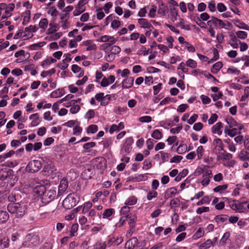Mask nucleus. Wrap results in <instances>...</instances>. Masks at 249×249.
Returning <instances> with one entry per match:
<instances>
[{
  "label": "nucleus",
  "mask_w": 249,
  "mask_h": 249,
  "mask_svg": "<svg viewBox=\"0 0 249 249\" xmlns=\"http://www.w3.org/2000/svg\"><path fill=\"white\" fill-rule=\"evenodd\" d=\"M123 241V238L121 236L117 237L116 238L112 237L108 241L107 244L109 246L111 245L117 246L122 243Z\"/></svg>",
  "instance_id": "nucleus-15"
},
{
  "label": "nucleus",
  "mask_w": 249,
  "mask_h": 249,
  "mask_svg": "<svg viewBox=\"0 0 249 249\" xmlns=\"http://www.w3.org/2000/svg\"><path fill=\"white\" fill-rule=\"evenodd\" d=\"M145 177L144 175L140 174V175H135L134 176H131V180L134 182H140L142 181V180H145L143 178Z\"/></svg>",
  "instance_id": "nucleus-36"
},
{
  "label": "nucleus",
  "mask_w": 249,
  "mask_h": 249,
  "mask_svg": "<svg viewBox=\"0 0 249 249\" xmlns=\"http://www.w3.org/2000/svg\"><path fill=\"white\" fill-rule=\"evenodd\" d=\"M168 8L165 6V4L162 2L160 4V7L158 10V13L159 14L165 15L166 13L167 12Z\"/></svg>",
  "instance_id": "nucleus-37"
},
{
  "label": "nucleus",
  "mask_w": 249,
  "mask_h": 249,
  "mask_svg": "<svg viewBox=\"0 0 249 249\" xmlns=\"http://www.w3.org/2000/svg\"><path fill=\"white\" fill-rule=\"evenodd\" d=\"M26 207L23 203H10L7 206V210L9 213L15 215L16 217H22L25 213Z\"/></svg>",
  "instance_id": "nucleus-1"
},
{
  "label": "nucleus",
  "mask_w": 249,
  "mask_h": 249,
  "mask_svg": "<svg viewBox=\"0 0 249 249\" xmlns=\"http://www.w3.org/2000/svg\"><path fill=\"white\" fill-rule=\"evenodd\" d=\"M117 41V39L113 38V39L108 41V43H104L102 45L101 47L102 49L105 51V52H107V51H111L109 48L114 44L116 43Z\"/></svg>",
  "instance_id": "nucleus-22"
},
{
  "label": "nucleus",
  "mask_w": 249,
  "mask_h": 249,
  "mask_svg": "<svg viewBox=\"0 0 249 249\" xmlns=\"http://www.w3.org/2000/svg\"><path fill=\"white\" fill-rule=\"evenodd\" d=\"M9 218V215L7 212L0 210V223L6 222Z\"/></svg>",
  "instance_id": "nucleus-25"
},
{
  "label": "nucleus",
  "mask_w": 249,
  "mask_h": 249,
  "mask_svg": "<svg viewBox=\"0 0 249 249\" xmlns=\"http://www.w3.org/2000/svg\"><path fill=\"white\" fill-rule=\"evenodd\" d=\"M9 169L7 168H2L0 169V180L3 181L6 180V175L7 170Z\"/></svg>",
  "instance_id": "nucleus-48"
},
{
  "label": "nucleus",
  "mask_w": 249,
  "mask_h": 249,
  "mask_svg": "<svg viewBox=\"0 0 249 249\" xmlns=\"http://www.w3.org/2000/svg\"><path fill=\"white\" fill-rule=\"evenodd\" d=\"M163 136L162 133L159 129H155L151 134V137L156 140H160Z\"/></svg>",
  "instance_id": "nucleus-35"
},
{
  "label": "nucleus",
  "mask_w": 249,
  "mask_h": 249,
  "mask_svg": "<svg viewBox=\"0 0 249 249\" xmlns=\"http://www.w3.org/2000/svg\"><path fill=\"white\" fill-rule=\"evenodd\" d=\"M193 19L201 28H204V29L206 28L207 26H206V23L201 21L202 19L200 18H199L197 16H194L193 18Z\"/></svg>",
  "instance_id": "nucleus-31"
},
{
  "label": "nucleus",
  "mask_w": 249,
  "mask_h": 249,
  "mask_svg": "<svg viewBox=\"0 0 249 249\" xmlns=\"http://www.w3.org/2000/svg\"><path fill=\"white\" fill-rule=\"evenodd\" d=\"M137 220L136 214L133 215L130 219H129L128 224L130 229H135L136 223Z\"/></svg>",
  "instance_id": "nucleus-39"
},
{
  "label": "nucleus",
  "mask_w": 249,
  "mask_h": 249,
  "mask_svg": "<svg viewBox=\"0 0 249 249\" xmlns=\"http://www.w3.org/2000/svg\"><path fill=\"white\" fill-rule=\"evenodd\" d=\"M115 213L114 209L112 208L106 209L103 213V218H107L111 216Z\"/></svg>",
  "instance_id": "nucleus-33"
},
{
  "label": "nucleus",
  "mask_w": 249,
  "mask_h": 249,
  "mask_svg": "<svg viewBox=\"0 0 249 249\" xmlns=\"http://www.w3.org/2000/svg\"><path fill=\"white\" fill-rule=\"evenodd\" d=\"M228 215L227 214H220L216 215L214 219L217 224L220 222L223 223L228 220Z\"/></svg>",
  "instance_id": "nucleus-26"
},
{
  "label": "nucleus",
  "mask_w": 249,
  "mask_h": 249,
  "mask_svg": "<svg viewBox=\"0 0 249 249\" xmlns=\"http://www.w3.org/2000/svg\"><path fill=\"white\" fill-rule=\"evenodd\" d=\"M96 143L95 142H89L84 144L83 147L84 151L83 152H90V149L92 147H95Z\"/></svg>",
  "instance_id": "nucleus-28"
},
{
  "label": "nucleus",
  "mask_w": 249,
  "mask_h": 249,
  "mask_svg": "<svg viewBox=\"0 0 249 249\" xmlns=\"http://www.w3.org/2000/svg\"><path fill=\"white\" fill-rule=\"evenodd\" d=\"M10 239L5 235L0 234V249L8 248L9 246Z\"/></svg>",
  "instance_id": "nucleus-10"
},
{
  "label": "nucleus",
  "mask_w": 249,
  "mask_h": 249,
  "mask_svg": "<svg viewBox=\"0 0 249 249\" xmlns=\"http://www.w3.org/2000/svg\"><path fill=\"white\" fill-rule=\"evenodd\" d=\"M46 191V187L43 185H37L34 188V192L39 196H42Z\"/></svg>",
  "instance_id": "nucleus-19"
},
{
  "label": "nucleus",
  "mask_w": 249,
  "mask_h": 249,
  "mask_svg": "<svg viewBox=\"0 0 249 249\" xmlns=\"http://www.w3.org/2000/svg\"><path fill=\"white\" fill-rule=\"evenodd\" d=\"M228 187V185L227 184H224L222 185H218V186L213 188V191L214 192H219L221 191L225 190Z\"/></svg>",
  "instance_id": "nucleus-62"
},
{
  "label": "nucleus",
  "mask_w": 249,
  "mask_h": 249,
  "mask_svg": "<svg viewBox=\"0 0 249 249\" xmlns=\"http://www.w3.org/2000/svg\"><path fill=\"white\" fill-rule=\"evenodd\" d=\"M186 65L192 68H195L197 66L196 62L192 59H188L186 61Z\"/></svg>",
  "instance_id": "nucleus-63"
},
{
  "label": "nucleus",
  "mask_w": 249,
  "mask_h": 249,
  "mask_svg": "<svg viewBox=\"0 0 249 249\" xmlns=\"http://www.w3.org/2000/svg\"><path fill=\"white\" fill-rule=\"evenodd\" d=\"M138 244V240L133 237L126 241L125 244V248L127 249H133Z\"/></svg>",
  "instance_id": "nucleus-11"
},
{
  "label": "nucleus",
  "mask_w": 249,
  "mask_h": 249,
  "mask_svg": "<svg viewBox=\"0 0 249 249\" xmlns=\"http://www.w3.org/2000/svg\"><path fill=\"white\" fill-rule=\"evenodd\" d=\"M213 143L216 145V146L218 147L219 148V150L224 151V144L222 142V140L219 139H215L213 140Z\"/></svg>",
  "instance_id": "nucleus-44"
},
{
  "label": "nucleus",
  "mask_w": 249,
  "mask_h": 249,
  "mask_svg": "<svg viewBox=\"0 0 249 249\" xmlns=\"http://www.w3.org/2000/svg\"><path fill=\"white\" fill-rule=\"evenodd\" d=\"M56 190L50 189L45 191L44 195L42 196L41 201L44 204H47L49 202L53 201L56 196Z\"/></svg>",
  "instance_id": "nucleus-5"
},
{
  "label": "nucleus",
  "mask_w": 249,
  "mask_h": 249,
  "mask_svg": "<svg viewBox=\"0 0 249 249\" xmlns=\"http://www.w3.org/2000/svg\"><path fill=\"white\" fill-rule=\"evenodd\" d=\"M92 206V204L91 202L88 201L85 202L83 205L82 213L85 214L88 213Z\"/></svg>",
  "instance_id": "nucleus-45"
},
{
  "label": "nucleus",
  "mask_w": 249,
  "mask_h": 249,
  "mask_svg": "<svg viewBox=\"0 0 249 249\" xmlns=\"http://www.w3.org/2000/svg\"><path fill=\"white\" fill-rule=\"evenodd\" d=\"M239 158L241 160L246 161L249 160V147L243 149L239 154Z\"/></svg>",
  "instance_id": "nucleus-14"
},
{
  "label": "nucleus",
  "mask_w": 249,
  "mask_h": 249,
  "mask_svg": "<svg viewBox=\"0 0 249 249\" xmlns=\"http://www.w3.org/2000/svg\"><path fill=\"white\" fill-rule=\"evenodd\" d=\"M159 153L161 155V158L162 159V163H164L165 161L168 160L170 156V154L167 153H165L163 151H160Z\"/></svg>",
  "instance_id": "nucleus-57"
},
{
  "label": "nucleus",
  "mask_w": 249,
  "mask_h": 249,
  "mask_svg": "<svg viewBox=\"0 0 249 249\" xmlns=\"http://www.w3.org/2000/svg\"><path fill=\"white\" fill-rule=\"evenodd\" d=\"M77 203L76 198L74 195L70 194L64 199L62 205L65 209L70 210L76 206Z\"/></svg>",
  "instance_id": "nucleus-4"
},
{
  "label": "nucleus",
  "mask_w": 249,
  "mask_h": 249,
  "mask_svg": "<svg viewBox=\"0 0 249 249\" xmlns=\"http://www.w3.org/2000/svg\"><path fill=\"white\" fill-rule=\"evenodd\" d=\"M111 100V95L109 94H107L106 96H104V98L102 101L101 102V105L105 106H107L110 102Z\"/></svg>",
  "instance_id": "nucleus-50"
},
{
  "label": "nucleus",
  "mask_w": 249,
  "mask_h": 249,
  "mask_svg": "<svg viewBox=\"0 0 249 249\" xmlns=\"http://www.w3.org/2000/svg\"><path fill=\"white\" fill-rule=\"evenodd\" d=\"M87 3L84 0H80L75 7V10L73 12L74 16H77L83 13L86 10L84 5Z\"/></svg>",
  "instance_id": "nucleus-6"
},
{
  "label": "nucleus",
  "mask_w": 249,
  "mask_h": 249,
  "mask_svg": "<svg viewBox=\"0 0 249 249\" xmlns=\"http://www.w3.org/2000/svg\"><path fill=\"white\" fill-rule=\"evenodd\" d=\"M157 196H158V193L156 191L152 190V191H149L147 193L146 198H147V200H151L153 198L157 197Z\"/></svg>",
  "instance_id": "nucleus-49"
},
{
  "label": "nucleus",
  "mask_w": 249,
  "mask_h": 249,
  "mask_svg": "<svg viewBox=\"0 0 249 249\" xmlns=\"http://www.w3.org/2000/svg\"><path fill=\"white\" fill-rule=\"evenodd\" d=\"M49 25L51 26V28L48 30L49 34H53L59 29L58 25L57 24H54L53 23H50Z\"/></svg>",
  "instance_id": "nucleus-46"
},
{
  "label": "nucleus",
  "mask_w": 249,
  "mask_h": 249,
  "mask_svg": "<svg viewBox=\"0 0 249 249\" xmlns=\"http://www.w3.org/2000/svg\"><path fill=\"white\" fill-rule=\"evenodd\" d=\"M178 10L176 8L170 9V13L172 17V20L174 21L177 20V17L178 15Z\"/></svg>",
  "instance_id": "nucleus-52"
},
{
  "label": "nucleus",
  "mask_w": 249,
  "mask_h": 249,
  "mask_svg": "<svg viewBox=\"0 0 249 249\" xmlns=\"http://www.w3.org/2000/svg\"><path fill=\"white\" fill-rule=\"evenodd\" d=\"M55 69L54 68H52L49 71H43L41 73V76L43 77H45L48 75L51 76L52 74H54L55 72Z\"/></svg>",
  "instance_id": "nucleus-55"
},
{
  "label": "nucleus",
  "mask_w": 249,
  "mask_h": 249,
  "mask_svg": "<svg viewBox=\"0 0 249 249\" xmlns=\"http://www.w3.org/2000/svg\"><path fill=\"white\" fill-rule=\"evenodd\" d=\"M211 201V198L209 196H204L200 201L196 203L197 206H200L204 204H209Z\"/></svg>",
  "instance_id": "nucleus-40"
},
{
  "label": "nucleus",
  "mask_w": 249,
  "mask_h": 249,
  "mask_svg": "<svg viewBox=\"0 0 249 249\" xmlns=\"http://www.w3.org/2000/svg\"><path fill=\"white\" fill-rule=\"evenodd\" d=\"M212 172L211 170L206 169L202 175L203 180L200 182L203 186H207L210 182V178L212 177Z\"/></svg>",
  "instance_id": "nucleus-7"
},
{
  "label": "nucleus",
  "mask_w": 249,
  "mask_h": 249,
  "mask_svg": "<svg viewBox=\"0 0 249 249\" xmlns=\"http://www.w3.org/2000/svg\"><path fill=\"white\" fill-rule=\"evenodd\" d=\"M98 131V126L96 124H91L87 128V132L88 133H94Z\"/></svg>",
  "instance_id": "nucleus-54"
},
{
  "label": "nucleus",
  "mask_w": 249,
  "mask_h": 249,
  "mask_svg": "<svg viewBox=\"0 0 249 249\" xmlns=\"http://www.w3.org/2000/svg\"><path fill=\"white\" fill-rule=\"evenodd\" d=\"M56 62V59L54 58L50 57L49 59H46L44 60L41 64V66L44 67L45 65H49L51 63H53Z\"/></svg>",
  "instance_id": "nucleus-60"
},
{
  "label": "nucleus",
  "mask_w": 249,
  "mask_h": 249,
  "mask_svg": "<svg viewBox=\"0 0 249 249\" xmlns=\"http://www.w3.org/2000/svg\"><path fill=\"white\" fill-rule=\"evenodd\" d=\"M69 182L66 178H62L58 186V196H60L67 190L68 187Z\"/></svg>",
  "instance_id": "nucleus-9"
},
{
  "label": "nucleus",
  "mask_w": 249,
  "mask_h": 249,
  "mask_svg": "<svg viewBox=\"0 0 249 249\" xmlns=\"http://www.w3.org/2000/svg\"><path fill=\"white\" fill-rule=\"evenodd\" d=\"M177 192V190L175 187H171L166 190L165 192L166 195L170 198L174 196Z\"/></svg>",
  "instance_id": "nucleus-38"
},
{
  "label": "nucleus",
  "mask_w": 249,
  "mask_h": 249,
  "mask_svg": "<svg viewBox=\"0 0 249 249\" xmlns=\"http://www.w3.org/2000/svg\"><path fill=\"white\" fill-rule=\"evenodd\" d=\"M187 151V146L186 144H180L177 149V152L179 154H182Z\"/></svg>",
  "instance_id": "nucleus-41"
},
{
  "label": "nucleus",
  "mask_w": 249,
  "mask_h": 249,
  "mask_svg": "<svg viewBox=\"0 0 249 249\" xmlns=\"http://www.w3.org/2000/svg\"><path fill=\"white\" fill-rule=\"evenodd\" d=\"M225 121L229 125L230 128L237 126L239 130H241L243 128V124H238L234 119L231 116H227L225 118Z\"/></svg>",
  "instance_id": "nucleus-8"
},
{
  "label": "nucleus",
  "mask_w": 249,
  "mask_h": 249,
  "mask_svg": "<svg viewBox=\"0 0 249 249\" xmlns=\"http://www.w3.org/2000/svg\"><path fill=\"white\" fill-rule=\"evenodd\" d=\"M65 93L63 88H59L57 90L53 91L50 94L51 98H57L62 96Z\"/></svg>",
  "instance_id": "nucleus-24"
},
{
  "label": "nucleus",
  "mask_w": 249,
  "mask_h": 249,
  "mask_svg": "<svg viewBox=\"0 0 249 249\" xmlns=\"http://www.w3.org/2000/svg\"><path fill=\"white\" fill-rule=\"evenodd\" d=\"M42 167V163L39 160H33L29 162L26 167V170L30 173L38 172Z\"/></svg>",
  "instance_id": "nucleus-3"
},
{
  "label": "nucleus",
  "mask_w": 249,
  "mask_h": 249,
  "mask_svg": "<svg viewBox=\"0 0 249 249\" xmlns=\"http://www.w3.org/2000/svg\"><path fill=\"white\" fill-rule=\"evenodd\" d=\"M137 202V198L135 196H131L129 197L125 201L124 204L126 205H134Z\"/></svg>",
  "instance_id": "nucleus-32"
},
{
  "label": "nucleus",
  "mask_w": 249,
  "mask_h": 249,
  "mask_svg": "<svg viewBox=\"0 0 249 249\" xmlns=\"http://www.w3.org/2000/svg\"><path fill=\"white\" fill-rule=\"evenodd\" d=\"M107 244L105 242L101 240L98 241L94 245V249H106L107 248Z\"/></svg>",
  "instance_id": "nucleus-30"
},
{
  "label": "nucleus",
  "mask_w": 249,
  "mask_h": 249,
  "mask_svg": "<svg viewBox=\"0 0 249 249\" xmlns=\"http://www.w3.org/2000/svg\"><path fill=\"white\" fill-rule=\"evenodd\" d=\"M223 126V124L221 122H219L213 125L212 127V132L213 134H217L218 135H221L222 133L221 128Z\"/></svg>",
  "instance_id": "nucleus-17"
},
{
  "label": "nucleus",
  "mask_w": 249,
  "mask_h": 249,
  "mask_svg": "<svg viewBox=\"0 0 249 249\" xmlns=\"http://www.w3.org/2000/svg\"><path fill=\"white\" fill-rule=\"evenodd\" d=\"M223 67V63L221 61H218L213 64L211 70V71L213 74H216Z\"/></svg>",
  "instance_id": "nucleus-23"
},
{
  "label": "nucleus",
  "mask_w": 249,
  "mask_h": 249,
  "mask_svg": "<svg viewBox=\"0 0 249 249\" xmlns=\"http://www.w3.org/2000/svg\"><path fill=\"white\" fill-rule=\"evenodd\" d=\"M152 52V50L148 49L146 50V48L144 46H142L141 48L138 51L137 54L138 55H142V53L143 55H147L149 53Z\"/></svg>",
  "instance_id": "nucleus-42"
},
{
  "label": "nucleus",
  "mask_w": 249,
  "mask_h": 249,
  "mask_svg": "<svg viewBox=\"0 0 249 249\" xmlns=\"http://www.w3.org/2000/svg\"><path fill=\"white\" fill-rule=\"evenodd\" d=\"M230 236V232H226L222 237L220 240L219 244L221 246H223L226 243L227 240L229 238Z\"/></svg>",
  "instance_id": "nucleus-43"
},
{
  "label": "nucleus",
  "mask_w": 249,
  "mask_h": 249,
  "mask_svg": "<svg viewBox=\"0 0 249 249\" xmlns=\"http://www.w3.org/2000/svg\"><path fill=\"white\" fill-rule=\"evenodd\" d=\"M131 149H132V148L131 147V145H128V144L124 143V144H123V147L122 148V149L121 150V153L128 154L131 151Z\"/></svg>",
  "instance_id": "nucleus-47"
},
{
  "label": "nucleus",
  "mask_w": 249,
  "mask_h": 249,
  "mask_svg": "<svg viewBox=\"0 0 249 249\" xmlns=\"http://www.w3.org/2000/svg\"><path fill=\"white\" fill-rule=\"evenodd\" d=\"M14 173L15 172L12 169H9L6 175V180L13 181V183H11L12 186L18 180L17 176Z\"/></svg>",
  "instance_id": "nucleus-12"
},
{
  "label": "nucleus",
  "mask_w": 249,
  "mask_h": 249,
  "mask_svg": "<svg viewBox=\"0 0 249 249\" xmlns=\"http://www.w3.org/2000/svg\"><path fill=\"white\" fill-rule=\"evenodd\" d=\"M231 208L238 213H244L246 211V208L243 206V203H232L230 204Z\"/></svg>",
  "instance_id": "nucleus-13"
},
{
  "label": "nucleus",
  "mask_w": 249,
  "mask_h": 249,
  "mask_svg": "<svg viewBox=\"0 0 249 249\" xmlns=\"http://www.w3.org/2000/svg\"><path fill=\"white\" fill-rule=\"evenodd\" d=\"M45 44V42H41L37 43H35L30 45L29 48L31 50H36L38 48H40Z\"/></svg>",
  "instance_id": "nucleus-53"
},
{
  "label": "nucleus",
  "mask_w": 249,
  "mask_h": 249,
  "mask_svg": "<svg viewBox=\"0 0 249 249\" xmlns=\"http://www.w3.org/2000/svg\"><path fill=\"white\" fill-rule=\"evenodd\" d=\"M39 241L40 239L37 235L34 233H29L26 236L23 245L24 246L33 247L38 244Z\"/></svg>",
  "instance_id": "nucleus-2"
},
{
  "label": "nucleus",
  "mask_w": 249,
  "mask_h": 249,
  "mask_svg": "<svg viewBox=\"0 0 249 249\" xmlns=\"http://www.w3.org/2000/svg\"><path fill=\"white\" fill-rule=\"evenodd\" d=\"M134 82V78L132 77H127L124 79L122 82V87L123 89H129L131 88Z\"/></svg>",
  "instance_id": "nucleus-16"
},
{
  "label": "nucleus",
  "mask_w": 249,
  "mask_h": 249,
  "mask_svg": "<svg viewBox=\"0 0 249 249\" xmlns=\"http://www.w3.org/2000/svg\"><path fill=\"white\" fill-rule=\"evenodd\" d=\"M210 211V208L209 207H201L197 209L196 213L198 214H201L203 213L208 212Z\"/></svg>",
  "instance_id": "nucleus-59"
},
{
  "label": "nucleus",
  "mask_w": 249,
  "mask_h": 249,
  "mask_svg": "<svg viewBox=\"0 0 249 249\" xmlns=\"http://www.w3.org/2000/svg\"><path fill=\"white\" fill-rule=\"evenodd\" d=\"M23 19L22 24L23 25H26L30 21L31 18V12L30 10H26L23 13Z\"/></svg>",
  "instance_id": "nucleus-27"
},
{
  "label": "nucleus",
  "mask_w": 249,
  "mask_h": 249,
  "mask_svg": "<svg viewBox=\"0 0 249 249\" xmlns=\"http://www.w3.org/2000/svg\"><path fill=\"white\" fill-rule=\"evenodd\" d=\"M138 21L141 25V28L150 29V27H152V25L146 18H139L138 19Z\"/></svg>",
  "instance_id": "nucleus-21"
},
{
  "label": "nucleus",
  "mask_w": 249,
  "mask_h": 249,
  "mask_svg": "<svg viewBox=\"0 0 249 249\" xmlns=\"http://www.w3.org/2000/svg\"><path fill=\"white\" fill-rule=\"evenodd\" d=\"M241 130H239L238 128H233L229 130L228 132V135L231 137H234L237 134H240L241 133Z\"/></svg>",
  "instance_id": "nucleus-56"
},
{
  "label": "nucleus",
  "mask_w": 249,
  "mask_h": 249,
  "mask_svg": "<svg viewBox=\"0 0 249 249\" xmlns=\"http://www.w3.org/2000/svg\"><path fill=\"white\" fill-rule=\"evenodd\" d=\"M202 166L203 168L198 166L196 168V169L195 170L194 175L195 177H198L200 176L201 174L205 172V171L206 170L205 169L206 167H208V166L203 165Z\"/></svg>",
  "instance_id": "nucleus-34"
},
{
  "label": "nucleus",
  "mask_w": 249,
  "mask_h": 249,
  "mask_svg": "<svg viewBox=\"0 0 249 249\" xmlns=\"http://www.w3.org/2000/svg\"><path fill=\"white\" fill-rule=\"evenodd\" d=\"M48 21L46 18H42L40 20L39 23V26L40 28L42 29H46L48 26Z\"/></svg>",
  "instance_id": "nucleus-61"
},
{
  "label": "nucleus",
  "mask_w": 249,
  "mask_h": 249,
  "mask_svg": "<svg viewBox=\"0 0 249 249\" xmlns=\"http://www.w3.org/2000/svg\"><path fill=\"white\" fill-rule=\"evenodd\" d=\"M213 245V242L210 239H208L205 242L200 245L199 249H208Z\"/></svg>",
  "instance_id": "nucleus-29"
},
{
  "label": "nucleus",
  "mask_w": 249,
  "mask_h": 249,
  "mask_svg": "<svg viewBox=\"0 0 249 249\" xmlns=\"http://www.w3.org/2000/svg\"><path fill=\"white\" fill-rule=\"evenodd\" d=\"M237 37L241 39H245L247 37L248 34L245 31H239L236 33Z\"/></svg>",
  "instance_id": "nucleus-58"
},
{
  "label": "nucleus",
  "mask_w": 249,
  "mask_h": 249,
  "mask_svg": "<svg viewBox=\"0 0 249 249\" xmlns=\"http://www.w3.org/2000/svg\"><path fill=\"white\" fill-rule=\"evenodd\" d=\"M78 227L79 226L77 223L72 225L70 234L71 237H73L75 235L74 233L77 231Z\"/></svg>",
  "instance_id": "nucleus-51"
},
{
  "label": "nucleus",
  "mask_w": 249,
  "mask_h": 249,
  "mask_svg": "<svg viewBox=\"0 0 249 249\" xmlns=\"http://www.w3.org/2000/svg\"><path fill=\"white\" fill-rule=\"evenodd\" d=\"M124 124L123 122H120L118 125H116L115 124H113L111 125L109 132L112 134L115 131H119L120 130L124 129Z\"/></svg>",
  "instance_id": "nucleus-18"
},
{
  "label": "nucleus",
  "mask_w": 249,
  "mask_h": 249,
  "mask_svg": "<svg viewBox=\"0 0 249 249\" xmlns=\"http://www.w3.org/2000/svg\"><path fill=\"white\" fill-rule=\"evenodd\" d=\"M80 109V107L78 105L72 104L70 108V112L72 114L77 113Z\"/></svg>",
  "instance_id": "nucleus-64"
},
{
  "label": "nucleus",
  "mask_w": 249,
  "mask_h": 249,
  "mask_svg": "<svg viewBox=\"0 0 249 249\" xmlns=\"http://www.w3.org/2000/svg\"><path fill=\"white\" fill-rule=\"evenodd\" d=\"M213 26L216 28H225L226 24L221 19L213 16Z\"/></svg>",
  "instance_id": "nucleus-20"
}]
</instances>
